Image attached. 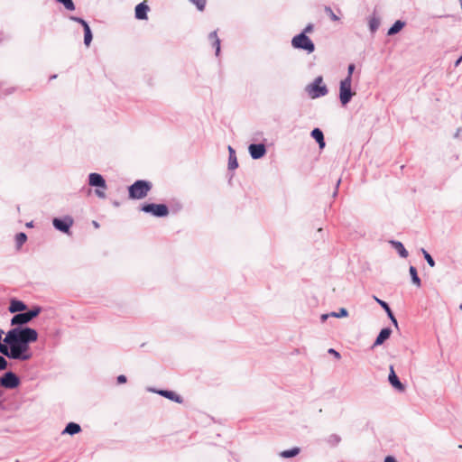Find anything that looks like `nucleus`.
Listing matches in <instances>:
<instances>
[{"instance_id": "1", "label": "nucleus", "mask_w": 462, "mask_h": 462, "mask_svg": "<svg viewBox=\"0 0 462 462\" xmlns=\"http://www.w3.org/2000/svg\"><path fill=\"white\" fill-rule=\"evenodd\" d=\"M37 339L38 332L32 328H13L5 334L4 342L9 346V349H14L24 343H33Z\"/></svg>"}, {"instance_id": "2", "label": "nucleus", "mask_w": 462, "mask_h": 462, "mask_svg": "<svg viewBox=\"0 0 462 462\" xmlns=\"http://www.w3.org/2000/svg\"><path fill=\"white\" fill-rule=\"evenodd\" d=\"M152 182L145 180H138L128 187V196L131 199H142L152 189Z\"/></svg>"}, {"instance_id": "3", "label": "nucleus", "mask_w": 462, "mask_h": 462, "mask_svg": "<svg viewBox=\"0 0 462 462\" xmlns=\"http://www.w3.org/2000/svg\"><path fill=\"white\" fill-rule=\"evenodd\" d=\"M88 185L91 187H95V194L99 199L106 198V190L107 189V185L105 178L97 172H91L88 174Z\"/></svg>"}, {"instance_id": "4", "label": "nucleus", "mask_w": 462, "mask_h": 462, "mask_svg": "<svg viewBox=\"0 0 462 462\" xmlns=\"http://www.w3.org/2000/svg\"><path fill=\"white\" fill-rule=\"evenodd\" d=\"M309 96L315 99L326 96L328 93L327 86L323 83L321 76L317 77L314 81L306 87Z\"/></svg>"}, {"instance_id": "5", "label": "nucleus", "mask_w": 462, "mask_h": 462, "mask_svg": "<svg viewBox=\"0 0 462 462\" xmlns=\"http://www.w3.org/2000/svg\"><path fill=\"white\" fill-rule=\"evenodd\" d=\"M291 45L294 49L303 50L308 53H312L315 51V44L304 32L295 35L291 40Z\"/></svg>"}, {"instance_id": "6", "label": "nucleus", "mask_w": 462, "mask_h": 462, "mask_svg": "<svg viewBox=\"0 0 462 462\" xmlns=\"http://www.w3.org/2000/svg\"><path fill=\"white\" fill-rule=\"evenodd\" d=\"M141 210L156 217H164L169 215V208L165 204L144 203Z\"/></svg>"}, {"instance_id": "7", "label": "nucleus", "mask_w": 462, "mask_h": 462, "mask_svg": "<svg viewBox=\"0 0 462 462\" xmlns=\"http://www.w3.org/2000/svg\"><path fill=\"white\" fill-rule=\"evenodd\" d=\"M30 344L31 343H24L18 347H15L14 349H9V354L7 356L10 359H15V360H29L32 358V354L30 352Z\"/></svg>"}, {"instance_id": "8", "label": "nucleus", "mask_w": 462, "mask_h": 462, "mask_svg": "<svg viewBox=\"0 0 462 462\" xmlns=\"http://www.w3.org/2000/svg\"><path fill=\"white\" fill-rule=\"evenodd\" d=\"M352 81L348 79H344L340 81L339 85V100L343 106L347 105L353 96H355V92L351 88Z\"/></svg>"}, {"instance_id": "9", "label": "nucleus", "mask_w": 462, "mask_h": 462, "mask_svg": "<svg viewBox=\"0 0 462 462\" xmlns=\"http://www.w3.org/2000/svg\"><path fill=\"white\" fill-rule=\"evenodd\" d=\"M20 383L21 380L19 376L12 371L5 372L0 377V385L5 389H15L20 385Z\"/></svg>"}, {"instance_id": "10", "label": "nucleus", "mask_w": 462, "mask_h": 462, "mask_svg": "<svg viewBox=\"0 0 462 462\" xmlns=\"http://www.w3.org/2000/svg\"><path fill=\"white\" fill-rule=\"evenodd\" d=\"M52 225L57 230L69 234L73 225V218L69 216H66L63 218L55 217L52 219Z\"/></svg>"}, {"instance_id": "11", "label": "nucleus", "mask_w": 462, "mask_h": 462, "mask_svg": "<svg viewBox=\"0 0 462 462\" xmlns=\"http://www.w3.org/2000/svg\"><path fill=\"white\" fill-rule=\"evenodd\" d=\"M248 152L254 160H258L266 154L267 150L264 143H251L248 146Z\"/></svg>"}, {"instance_id": "12", "label": "nucleus", "mask_w": 462, "mask_h": 462, "mask_svg": "<svg viewBox=\"0 0 462 462\" xmlns=\"http://www.w3.org/2000/svg\"><path fill=\"white\" fill-rule=\"evenodd\" d=\"M31 322V319L26 315L25 310L20 313L14 314L11 319V325L14 328H26V324Z\"/></svg>"}, {"instance_id": "13", "label": "nucleus", "mask_w": 462, "mask_h": 462, "mask_svg": "<svg viewBox=\"0 0 462 462\" xmlns=\"http://www.w3.org/2000/svg\"><path fill=\"white\" fill-rule=\"evenodd\" d=\"M388 381L390 384L399 392H404L405 386L404 384L400 381L399 377L395 374L394 368L393 365L390 366V373L388 375Z\"/></svg>"}, {"instance_id": "14", "label": "nucleus", "mask_w": 462, "mask_h": 462, "mask_svg": "<svg viewBox=\"0 0 462 462\" xmlns=\"http://www.w3.org/2000/svg\"><path fill=\"white\" fill-rule=\"evenodd\" d=\"M151 392L156 393L161 396H163L171 401H173L177 403H181L183 402V399L180 395L177 394L173 391L169 390H155V389H150Z\"/></svg>"}, {"instance_id": "15", "label": "nucleus", "mask_w": 462, "mask_h": 462, "mask_svg": "<svg viewBox=\"0 0 462 462\" xmlns=\"http://www.w3.org/2000/svg\"><path fill=\"white\" fill-rule=\"evenodd\" d=\"M373 299L383 309V310H386V314L388 316V318L390 319V320L392 321V323L396 327L398 328V321L397 319H395L389 304L383 300H380L379 298H377L375 295L373 296Z\"/></svg>"}, {"instance_id": "16", "label": "nucleus", "mask_w": 462, "mask_h": 462, "mask_svg": "<svg viewBox=\"0 0 462 462\" xmlns=\"http://www.w3.org/2000/svg\"><path fill=\"white\" fill-rule=\"evenodd\" d=\"M26 310H27V305L23 301L16 300V299L11 300L10 305L8 307L9 312L17 314V313H20Z\"/></svg>"}, {"instance_id": "17", "label": "nucleus", "mask_w": 462, "mask_h": 462, "mask_svg": "<svg viewBox=\"0 0 462 462\" xmlns=\"http://www.w3.org/2000/svg\"><path fill=\"white\" fill-rule=\"evenodd\" d=\"M392 334V329L390 328H383L378 336L376 337L374 344H373V347H375V346H381L382 344H383L384 341H386L390 336Z\"/></svg>"}, {"instance_id": "18", "label": "nucleus", "mask_w": 462, "mask_h": 462, "mask_svg": "<svg viewBox=\"0 0 462 462\" xmlns=\"http://www.w3.org/2000/svg\"><path fill=\"white\" fill-rule=\"evenodd\" d=\"M150 10L145 2H142L135 6V18L138 20L147 19V13Z\"/></svg>"}, {"instance_id": "19", "label": "nucleus", "mask_w": 462, "mask_h": 462, "mask_svg": "<svg viewBox=\"0 0 462 462\" xmlns=\"http://www.w3.org/2000/svg\"><path fill=\"white\" fill-rule=\"evenodd\" d=\"M310 135L319 143L320 149L325 147L324 134L319 128H314Z\"/></svg>"}, {"instance_id": "20", "label": "nucleus", "mask_w": 462, "mask_h": 462, "mask_svg": "<svg viewBox=\"0 0 462 462\" xmlns=\"http://www.w3.org/2000/svg\"><path fill=\"white\" fill-rule=\"evenodd\" d=\"M389 243L397 251V253L399 254V255L402 258L408 257V254H409L408 251L405 249V247H404V245H402V242L396 241V240H391V241H389Z\"/></svg>"}, {"instance_id": "21", "label": "nucleus", "mask_w": 462, "mask_h": 462, "mask_svg": "<svg viewBox=\"0 0 462 462\" xmlns=\"http://www.w3.org/2000/svg\"><path fill=\"white\" fill-rule=\"evenodd\" d=\"M81 431V427L76 422H69L62 431V434L75 435Z\"/></svg>"}, {"instance_id": "22", "label": "nucleus", "mask_w": 462, "mask_h": 462, "mask_svg": "<svg viewBox=\"0 0 462 462\" xmlns=\"http://www.w3.org/2000/svg\"><path fill=\"white\" fill-rule=\"evenodd\" d=\"M208 39L212 42L213 47L216 48V55L218 56L220 52V40L217 37V31H213L209 33Z\"/></svg>"}, {"instance_id": "23", "label": "nucleus", "mask_w": 462, "mask_h": 462, "mask_svg": "<svg viewBox=\"0 0 462 462\" xmlns=\"http://www.w3.org/2000/svg\"><path fill=\"white\" fill-rule=\"evenodd\" d=\"M405 25V23L401 21V20H397L388 30L387 32V34L388 35H394L396 33H398Z\"/></svg>"}, {"instance_id": "24", "label": "nucleus", "mask_w": 462, "mask_h": 462, "mask_svg": "<svg viewBox=\"0 0 462 462\" xmlns=\"http://www.w3.org/2000/svg\"><path fill=\"white\" fill-rule=\"evenodd\" d=\"M409 273L411 278V282L413 284H415L418 288L421 286V281L418 275L417 269L411 265L409 268Z\"/></svg>"}, {"instance_id": "25", "label": "nucleus", "mask_w": 462, "mask_h": 462, "mask_svg": "<svg viewBox=\"0 0 462 462\" xmlns=\"http://www.w3.org/2000/svg\"><path fill=\"white\" fill-rule=\"evenodd\" d=\"M368 24L371 32L374 33L380 26V18L374 14L369 18Z\"/></svg>"}, {"instance_id": "26", "label": "nucleus", "mask_w": 462, "mask_h": 462, "mask_svg": "<svg viewBox=\"0 0 462 462\" xmlns=\"http://www.w3.org/2000/svg\"><path fill=\"white\" fill-rule=\"evenodd\" d=\"M84 30V43L88 47L92 42L93 35L89 25L85 26Z\"/></svg>"}, {"instance_id": "27", "label": "nucleus", "mask_w": 462, "mask_h": 462, "mask_svg": "<svg viewBox=\"0 0 462 462\" xmlns=\"http://www.w3.org/2000/svg\"><path fill=\"white\" fill-rule=\"evenodd\" d=\"M300 448L295 447L291 449L283 450L281 453V457H282L284 458L293 457L297 456L300 453Z\"/></svg>"}, {"instance_id": "28", "label": "nucleus", "mask_w": 462, "mask_h": 462, "mask_svg": "<svg viewBox=\"0 0 462 462\" xmlns=\"http://www.w3.org/2000/svg\"><path fill=\"white\" fill-rule=\"evenodd\" d=\"M341 441V437L337 434H331L326 439V442L331 446L336 447Z\"/></svg>"}, {"instance_id": "29", "label": "nucleus", "mask_w": 462, "mask_h": 462, "mask_svg": "<svg viewBox=\"0 0 462 462\" xmlns=\"http://www.w3.org/2000/svg\"><path fill=\"white\" fill-rule=\"evenodd\" d=\"M42 311V308L40 306H34L32 309L29 310H25L26 315L31 319V321L36 318Z\"/></svg>"}, {"instance_id": "30", "label": "nucleus", "mask_w": 462, "mask_h": 462, "mask_svg": "<svg viewBox=\"0 0 462 462\" xmlns=\"http://www.w3.org/2000/svg\"><path fill=\"white\" fill-rule=\"evenodd\" d=\"M27 240V236L23 232H20L15 236V243L17 248H20Z\"/></svg>"}, {"instance_id": "31", "label": "nucleus", "mask_w": 462, "mask_h": 462, "mask_svg": "<svg viewBox=\"0 0 462 462\" xmlns=\"http://www.w3.org/2000/svg\"><path fill=\"white\" fill-rule=\"evenodd\" d=\"M4 333L3 330H0V353L3 356H7L9 352V346L4 342V339L2 338V334Z\"/></svg>"}, {"instance_id": "32", "label": "nucleus", "mask_w": 462, "mask_h": 462, "mask_svg": "<svg viewBox=\"0 0 462 462\" xmlns=\"http://www.w3.org/2000/svg\"><path fill=\"white\" fill-rule=\"evenodd\" d=\"M421 253L423 254L424 259L428 263V264L430 267H434L436 263H435L433 257L424 248H421Z\"/></svg>"}, {"instance_id": "33", "label": "nucleus", "mask_w": 462, "mask_h": 462, "mask_svg": "<svg viewBox=\"0 0 462 462\" xmlns=\"http://www.w3.org/2000/svg\"><path fill=\"white\" fill-rule=\"evenodd\" d=\"M238 167L236 155L228 156V169L233 171Z\"/></svg>"}, {"instance_id": "34", "label": "nucleus", "mask_w": 462, "mask_h": 462, "mask_svg": "<svg viewBox=\"0 0 462 462\" xmlns=\"http://www.w3.org/2000/svg\"><path fill=\"white\" fill-rule=\"evenodd\" d=\"M347 315H348V311L345 308L339 309V310L337 312H336V311L330 312V316L334 317V318H345V317H347Z\"/></svg>"}, {"instance_id": "35", "label": "nucleus", "mask_w": 462, "mask_h": 462, "mask_svg": "<svg viewBox=\"0 0 462 462\" xmlns=\"http://www.w3.org/2000/svg\"><path fill=\"white\" fill-rule=\"evenodd\" d=\"M58 3L62 4L67 10H75V5L72 0H56Z\"/></svg>"}, {"instance_id": "36", "label": "nucleus", "mask_w": 462, "mask_h": 462, "mask_svg": "<svg viewBox=\"0 0 462 462\" xmlns=\"http://www.w3.org/2000/svg\"><path fill=\"white\" fill-rule=\"evenodd\" d=\"M189 1L192 4H194L199 11H203L205 9L206 3H207L206 0H189Z\"/></svg>"}, {"instance_id": "37", "label": "nucleus", "mask_w": 462, "mask_h": 462, "mask_svg": "<svg viewBox=\"0 0 462 462\" xmlns=\"http://www.w3.org/2000/svg\"><path fill=\"white\" fill-rule=\"evenodd\" d=\"M325 13L330 17L332 21H338L339 17L334 14L333 10L329 6L325 7Z\"/></svg>"}, {"instance_id": "38", "label": "nucleus", "mask_w": 462, "mask_h": 462, "mask_svg": "<svg viewBox=\"0 0 462 462\" xmlns=\"http://www.w3.org/2000/svg\"><path fill=\"white\" fill-rule=\"evenodd\" d=\"M69 19L74 21V22H76V23H80L83 28H85V26L88 25V23L84 19H82L80 17L70 16Z\"/></svg>"}, {"instance_id": "39", "label": "nucleus", "mask_w": 462, "mask_h": 462, "mask_svg": "<svg viewBox=\"0 0 462 462\" xmlns=\"http://www.w3.org/2000/svg\"><path fill=\"white\" fill-rule=\"evenodd\" d=\"M355 64L351 63L348 65L347 67V76L345 78V79H348L349 80L352 81V75H353V72L355 70Z\"/></svg>"}, {"instance_id": "40", "label": "nucleus", "mask_w": 462, "mask_h": 462, "mask_svg": "<svg viewBox=\"0 0 462 462\" xmlns=\"http://www.w3.org/2000/svg\"><path fill=\"white\" fill-rule=\"evenodd\" d=\"M7 366H8V362L3 356H0V371L5 370L7 368Z\"/></svg>"}, {"instance_id": "41", "label": "nucleus", "mask_w": 462, "mask_h": 462, "mask_svg": "<svg viewBox=\"0 0 462 462\" xmlns=\"http://www.w3.org/2000/svg\"><path fill=\"white\" fill-rule=\"evenodd\" d=\"M328 352L334 356L337 359H340L341 357L340 354L334 348H329Z\"/></svg>"}, {"instance_id": "42", "label": "nucleus", "mask_w": 462, "mask_h": 462, "mask_svg": "<svg viewBox=\"0 0 462 462\" xmlns=\"http://www.w3.org/2000/svg\"><path fill=\"white\" fill-rule=\"evenodd\" d=\"M116 381H117V383L121 384V383H126L127 379H126L125 375L120 374L117 376Z\"/></svg>"}, {"instance_id": "43", "label": "nucleus", "mask_w": 462, "mask_h": 462, "mask_svg": "<svg viewBox=\"0 0 462 462\" xmlns=\"http://www.w3.org/2000/svg\"><path fill=\"white\" fill-rule=\"evenodd\" d=\"M313 31V24L309 23L301 32L307 35L308 32H311Z\"/></svg>"}, {"instance_id": "44", "label": "nucleus", "mask_w": 462, "mask_h": 462, "mask_svg": "<svg viewBox=\"0 0 462 462\" xmlns=\"http://www.w3.org/2000/svg\"><path fill=\"white\" fill-rule=\"evenodd\" d=\"M383 462H397V460L395 459L394 457L393 456H387L385 458H384V461Z\"/></svg>"}, {"instance_id": "45", "label": "nucleus", "mask_w": 462, "mask_h": 462, "mask_svg": "<svg viewBox=\"0 0 462 462\" xmlns=\"http://www.w3.org/2000/svg\"><path fill=\"white\" fill-rule=\"evenodd\" d=\"M340 182H341V179H338L337 181V184H336V189L333 192V197L334 198L337 195V189L339 187Z\"/></svg>"}, {"instance_id": "46", "label": "nucleus", "mask_w": 462, "mask_h": 462, "mask_svg": "<svg viewBox=\"0 0 462 462\" xmlns=\"http://www.w3.org/2000/svg\"><path fill=\"white\" fill-rule=\"evenodd\" d=\"M228 153H229V156L236 155L235 149L230 145L228 146Z\"/></svg>"}, {"instance_id": "47", "label": "nucleus", "mask_w": 462, "mask_h": 462, "mask_svg": "<svg viewBox=\"0 0 462 462\" xmlns=\"http://www.w3.org/2000/svg\"><path fill=\"white\" fill-rule=\"evenodd\" d=\"M328 317H331V316H330V313H328V314H322V315H321V317H320V319H321V321H322V322H324V321H326V320H327V319H328Z\"/></svg>"}, {"instance_id": "48", "label": "nucleus", "mask_w": 462, "mask_h": 462, "mask_svg": "<svg viewBox=\"0 0 462 462\" xmlns=\"http://www.w3.org/2000/svg\"><path fill=\"white\" fill-rule=\"evenodd\" d=\"M461 61H462V55L456 60L455 66L457 67Z\"/></svg>"}, {"instance_id": "49", "label": "nucleus", "mask_w": 462, "mask_h": 462, "mask_svg": "<svg viewBox=\"0 0 462 462\" xmlns=\"http://www.w3.org/2000/svg\"><path fill=\"white\" fill-rule=\"evenodd\" d=\"M93 226H94L96 228H98V227H99V224H98L97 221H93Z\"/></svg>"}, {"instance_id": "50", "label": "nucleus", "mask_w": 462, "mask_h": 462, "mask_svg": "<svg viewBox=\"0 0 462 462\" xmlns=\"http://www.w3.org/2000/svg\"><path fill=\"white\" fill-rule=\"evenodd\" d=\"M5 36H4L3 34H0V43H1L2 42H4V41H5Z\"/></svg>"}, {"instance_id": "51", "label": "nucleus", "mask_w": 462, "mask_h": 462, "mask_svg": "<svg viewBox=\"0 0 462 462\" xmlns=\"http://www.w3.org/2000/svg\"><path fill=\"white\" fill-rule=\"evenodd\" d=\"M459 132H460V129H458L455 134L456 137H457L459 135Z\"/></svg>"}, {"instance_id": "52", "label": "nucleus", "mask_w": 462, "mask_h": 462, "mask_svg": "<svg viewBox=\"0 0 462 462\" xmlns=\"http://www.w3.org/2000/svg\"><path fill=\"white\" fill-rule=\"evenodd\" d=\"M27 226H32V222H31V223H28V224H27Z\"/></svg>"}, {"instance_id": "53", "label": "nucleus", "mask_w": 462, "mask_h": 462, "mask_svg": "<svg viewBox=\"0 0 462 462\" xmlns=\"http://www.w3.org/2000/svg\"><path fill=\"white\" fill-rule=\"evenodd\" d=\"M56 77H57L56 75H53L51 77V79H55Z\"/></svg>"}, {"instance_id": "54", "label": "nucleus", "mask_w": 462, "mask_h": 462, "mask_svg": "<svg viewBox=\"0 0 462 462\" xmlns=\"http://www.w3.org/2000/svg\"><path fill=\"white\" fill-rule=\"evenodd\" d=\"M459 2H460L461 8H462V0H459Z\"/></svg>"}, {"instance_id": "55", "label": "nucleus", "mask_w": 462, "mask_h": 462, "mask_svg": "<svg viewBox=\"0 0 462 462\" xmlns=\"http://www.w3.org/2000/svg\"><path fill=\"white\" fill-rule=\"evenodd\" d=\"M459 309L462 310V304L459 306Z\"/></svg>"}]
</instances>
